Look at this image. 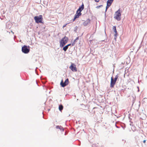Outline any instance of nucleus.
I'll return each instance as SVG.
<instances>
[{
    "label": "nucleus",
    "mask_w": 147,
    "mask_h": 147,
    "mask_svg": "<svg viewBox=\"0 0 147 147\" xmlns=\"http://www.w3.org/2000/svg\"><path fill=\"white\" fill-rule=\"evenodd\" d=\"M121 10L120 9H119L117 11L115 12L114 18L117 21H119L121 20Z\"/></svg>",
    "instance_id": "nucleus-1"
},
{
    "label": "nucleus",
    "mask_w": 147,
    "mask_h": 147,
    "mask_svg": "<svg viewBox=\"0 0 147 147\" xmlns=\"http://www.w3.org/2000/svg\"><path fill=\"white\" fill-rule=\"evenodd\" d=\"M76 42V41L74 40V41L73 42L72 44V46H74V45L75 44Z\"/></svg>",
    "instance_id": "nucleus-17"
},
{
    "label": "nucleus",
    "mask_w": 147,
    "mask_h": 147,
    "mask_svg": "<svg viewBox=\"0 0 147 147\" xmlns=\"http://www.w3.org/2000/svg\"><path fill=\"white\" fill-rule=\"evenodd\" d=\"M96 2H98L99 1V0H94Z\"/></svg>",
    "instance_id": "nucleus-20"
},
{
    "label": "nucleus",
    "mask_w": 147,
    "mask_h": 147,
    "mask_svg": "<svg viewBox=\"0 0 147 147\" xmlns=\"http://www.w3.org/2000/svg\"><path fill=\"white\" fill-rule=\"evenodd\" d=\"M102 5H99V6H97L96 7V8H98L99 7H102Z\"/></svg>",
    "instance_id": "nucleus-18"
},
{
    "label": "nucleus",
    "mask_w": 147,
    "mask_h": 147,
    "mask_svg": "<svg viewBox=\"0 0 147 147\" xmlns=\"http://www.w3.org/2000/svg\"><path fill=\"white\" fill-rule=\"evenodd\" d=\"M79 39V37H77L76 39L74 40L76 42H77V40Z\"/></svg>",
    "instance_id": "nucleus-19"
},
{
    "label": "nucleus",
    "mask_w": 147,
    "mask_h": 147,
    "mask_svg": "<svg viewBox=\"0 0 147 147\" xmlns=\"http://www.w3.org/2000/svg\"><path fill=\"white\" fill-rule=\"evenodd\" d=\"M69 68L73 71H77L76 65L73 63H71V65L69 67Z\"/></svg>",
    "instance_id": "nucleus-7"
},
{
    "label": "nucleus",
    "mask_w": 147,
    "mask_h": 147,
    "mask_svg": "<svg viewBox=\"0 0 147 147\" xmlns=\"http://www.w3.org/2000/svg\"><path fill=\"white\" fill-rule=\"evenodd\" d=\"M82 13H79L78 11H76V14L75 15L74 18L73 19V21H75V19L79 18V17L81 15Z\"/></svg>",
    "instance_id": "nucleus-9"
},
{
    "label": "nucleus",
    "mask_w": 147,
    "mask_h": 147,
    "mask_svg": "<svg viewBox=\"0 0 147 147\" xmlns=\"http://www.w3.org/2000/svg\"><path fill=\"white\" fill-rule=\"evenodd\" d=\"M68 47L67 45H66L63 47V50L65 51H66Z\"/></svg>",
    "instance_id": "nucleus-15"
},
{
    "label": "nucleus",
    "mask_w": 147,
    "mask_h": 147,
    "mask_svg": "<svg viewBox=\"0 0 147 147\" xmlns=\"http://www.w3.org/2000/svg\"><path fill=\"white\" fill-rule=\"evenodd\" d=\"M34 18L35 21V22L36 23H43L42 21L43 20V18L42 16V15H40L38 16H35Z\"/></svg>",
    "instance_id": "nucleus-4"
},
{
    "label": "nucleus",
    "mask_w": 147,
    "mask_h": 147,
    "mask_svg": "<svg viewBox=\"0 0 147 147\" xmlns=\"http://www.w3.org/2000/svg\"><path fill=\"white\" fill-rule=\"evenodd\" d=\"M56 128L57 129H59L61 131H64V129L61 126L57 125L56 126Z\"/></svg>",
    "instance_id": "nucleus-12"
},
{
    "label": "nucleus",
    "mask_w": 147,
    "mask_h": 147,
    "mask_svg": "<svg viewBox=\"0 0 147 147\" xmlns=\"http://www.w3.org/2000/svg\"><path fill=\"white\" fill-rule=\"evenodd\" d=\"M90 19H87L86 21H85L83 23V25L84 26H87L88 25L90 24Z\"/></svg>",
    "instance_id": "nucleus-11"
},
{
    "label": "nucleus",
    "mask_w": 147,
    "mask_h": 147,
    "mask_svg": "<svg viewBox=\"0 0 147 147\" xmlns=\"http://www.w3.org/2000/svg\"><path fill=\"white\" fill-rule=\"evenodd\" d=\"M114 0H108L107 2V3L109 5H111Z\"/></svg>",
    "instance_id": "nucleus-13"
},
{
    "label": "nucleus",
    "mask_w": 147,
    "mask_h": 147,
    "mask_svg": "<svg viewBox=\"0 0 147 147\" xmlns=\"http://www.w3.org/2000/svg\"><path fill=\"white\" fill-rule=\"evenodd\" d=\"M111 5H109V4L107 3V5L106 7V9H108Z\"/></svg>",
    "instance_id": "nucleus-16"
},
{
    "label": "nucleus",
    "mask_w": 147,
    "mask_h": 147,
    "mask_svg": "<svg viewBox=\"0 0 147 147\" xmlns=\"http://www.w3.org/2000/svg\"><path fill=\"white\" fill-rule=\"evenodd\" d=\"M68 40V38L65 36L62 38L60 42V46L61 47H62L64 46L65 44L67 42Z\"/></svg>",
    "instance_id": "nucleus-3"
},
{
    "label": "nucleus",
    "mask_w": 147,
    "mask_h": 147,
    "mask_svg": "<svg viewBox=\"0 0 147 147\" xmlns=\"http://www.w3.org/2000/svg\"><path fill=\"white\" fill-rule=\"evenodd\" d=\"M112 29H113V31L115 33V34H114V36H115L114 39L116 40L117 38V31L116 28V26H113V27Z\"/></svg>",
    "instance_id": "nucleus-8"
},
{
    "label": "nucleus",
    "mask_w": 147,
    "mask_h": 147,
    "mask_svg": "<svg viewBox=\"0 0 147 147\" xmlns=\"http://www.w3.org/2000/svg\"><path fill=\"white\" fill-rule=\"evenodd\" d=\"M67 24H65V25H63V28H64L66 26V25H67Z\"/></svg>",
    "instance_id": "nucleus-21"
},
{
    "label": "nucleus",
    "mask_w": 147,
    "mask_h": 147,
    "mask_svg": "<svg viewBox=\"0 0 147 147\" xmlns=\"http://www.w3.org/2000/svg\"><path fill=\"white\" fill-rule=\"evenodd\" d=\"M107 9H106L105 12L107 11Z\"/></svg>",
    "instance_id": "nucleus-24"
},
{
    "label": "nucleus",
    "mask_w": 147,
    "mask_h": 147,
    "mask_svg": "<svg viewBox=\"0 0 147 147\" xmlns=\"http://www.w3.org/2000/svg\"><path fill=\"white\" fill-rule=\"evenodd\" d=\"M71 45V44H70L67 45L68 47Z\"/></svg>",
    "instance_id": "nucleus-22"
},
{
    "label": "nucleus",
    "mask_w": 147,
    "mask_h": 147,
    "mask_svg": "<svg viewBox=\"0 0 147 147\" xmlns=\"http://www.w3.org/2000/svg\"><path fill=\"white\" fill-rule=\"evenodd\" d=\"M69 83V79L67 78L65 81L64 82H63V80H62L60 84L62 87H64L67 86Z\"/></svg>",
    "instance_id": "nucleus-5"
},
{
    "label": "nucleus",
    "mask_w": 147,
    "mask_h": 147,
    "mask_svg": "<svg viewBox=\"0 0 147 147\" xmlns=\"http://www.w3.org/2000/svg\"><path fill=\"white\" fill-rule=\"evenodd\" d=\"M118 77V74L116 75L114 79L112 76L111 77V82L110 83V87L111 88H113L115 85L117 80Z\"/></svg>",
    "instance_id": "nucleus-2"
},
{
    "label": "nucleus",
    "mask_w": 147,
    "mask_h": 147,
    "mask_svg": "<svg viewBox=\"0 0 147 147\" xmlns=\"http://www.w3.org/2000/svg\"><path fill=\"white\" fill-rule=\"evenodd\" d=\"M84 5L83 3H82V5L79 7V8L77 10V11H78V12L79 11V13H81V12L84 9Z\"/></svg>",
    "instance_id": "nucleus-10"
},
{
    "label": "nucleus",
    "mask_w": 147,
    "mask_h": 147,
    "mask_svg": "<svg viewBox=\"0 0 147 147\" xmlns=\"http://www.w3.org/2000/svg\"><path fill=\"white\" fill-rule=\"evenodd\" d=\"M116 126L118 128V127H117V126H116Z\"/></svg>",
    "instance_id": "nucleus-25"
},
{
    "label": "nucleus",
    "mask_w": 147,
    "mask_h": 147,
    "mask_svg": "<svg viewBox=\"0 0 147 147\" xmlns=\"http://www.w3.org/2000/svg\"><path fill=\"white\" fill-rule=\"evenodd\" d=\"M146 142V140H144L143 141V142L144 143H145Z\"/></svg>",
    "instance_id": "nucleus-23"
},
{
    "label": "nucleus",
    "mask_w": 147,
    "mask_h": 147,
    "mask_svg": "<svg viewBox=\"0 0 147 147\" xmlns=\"http://www.w3.org/2000/svg\"><path fill=\"white\" fill-rule=\"evenodd\" d=\"M22 52L25 54L28 53L30 51V49L28 48L27 46L25 45H24L23 47H22Z\"/></svg>",
    "instance_id": "nucleus-6"
},
{
    "label": "nucleus",
    "mask_w": 147,
    "mask_h": 147,
    "mask_svg": "<svg viewBox=\"0 0 147 147\" xmlns=\"http://www.w3.org/2000/svg\"><path fill=\"white\" fill-rule=\"evenodd\" d=\"M59 109L61 111L63 110V106L62 105H60L59 106Z\"/></svg>",
    "instance_id": "nucleus-14"
}]
</instances>
